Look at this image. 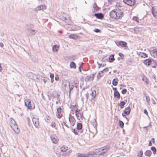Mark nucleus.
Returning a JSON list of instances; mask_svg holds the SVG:
<instances>
[{
	"label": "nucleus",
	"instance_id": "nucleus-18",
	"mask_svg": "<svg viewBox=\"0 0 157 157\" xmlns=\"http://www.w3.org/2000/svg\"><path fill=\"white\" fill-rule=\"evenodd\" d=\"M80 29L81 28L80 26L76 25H73L71 27V30H77Z\"/></svg>",
	"mask_w": 157,
	"mask_h": 157
},
{
	"label": "nucleus",
	"instance_id": "nucleus-50",
	"mask_svg": "<svg viewBox=\"0 0 157 157\" xmlns=\"http://www.w3.org/2000/svg\"><path fill=\"white\" fill-rule=\"evenodd\" d=\"M80 112H78V113H77V115H76V116L77 119H79V114H80Z\"/></svg>",
	"mask_w": 157,
	"mask_h": 157
},
{
	"label": "nucleus",
	"instance_id": "nucleus-21",
	"mask_svg": "<svg viewBox=\"0 0 157 157\" xmlns=\"http://www.w3.org/2000/svg\"><path fill=\"white\" fill-rule=\"evenodd\" d=\"M125 104L126 103L124 101H121L120 103L118 104L117 105L120 106L121 109H122L124 108Z\"/></svg>",
	"mask_w": 157,
	"mask_h": 157
},
{
	"label": "nucleus",
	"instance_id": "nucleus-26",
	"mask_svg": "<svg viewBox=\"0 0 157 157\" xmlns=\"http://www.w3.org/2000/svg\"><path fill=\"white\" fill-rule=\"evenodd\" d=\"M59 48V47L57 45H55L52 47V50L54 52H57Z\"/></svg>",
	"mask_w": 157,
	"mask_h": 157
},
{
	"label": "nucleus",
	"instance_id": "nucleus-35",
	"mask_svg": "<svg viewBox=\"0 0 157 157\" xmlns=\"http://www.w3.org/2000/svg\"><path fill=\"white\" fill-rule=\"evenodd\" d=\"M151 150L153 151V154L155 155L156 153V149L154 147H151Z\"/></svg>",
	"mask_w": 157,
	"mask_h": 157
},
{
	"label": "nucleus",
	"instance_id": "nucleus-48",
	"mask_svg": "<svg viewBox=\"0 0 157 157\" xmlns=\"http://www.w3.org/2000/svg\"><path fill=\"white\" fill-rule=\"evenodd\" d=\"M94 92H93V91H92L91 93L90 94V95H91L92 96V99H93V98H95V96H96V94L94 96Z\"/></svg>",
	"mask_w": 157,
	"mask_h": 157
},
{
	"label": "nucleus",
	"instance_id": "nucleus-55",
	"mask_svg": "<svg viewBox=\"0 0 157 157\" xmlns=\"http://www.w3.org/2000/svg\"><path fill=\"white\" fill-rule=\"evenodd\" d=\"M80 111V110H78V109L77 108V109H76L75 110V115H77V113H78V112H79Z\"/></svg>",
	"mask_w": 157,
	"mask_h": 157
},
{
	"label": "nucleus",
	"instance_id": "nucleus-29",
	"mask_svg": "<svg viewBox=\"0 0 157 157\" xmlns=\"http://www.w3.org/2000/svg\"><path fill=\"white\" fill-rule=\"evenodd\" d=\"M77 36L75 34H71L68 36V37L69 38L76 39Z\"/></svg>",
	"mask_w": 157,
	"mask_h": 157
},
{
	"label": "nucleus",
	"instance_id": "nucleus-39",
	"mask_svg": "<svg viewBox=\"0 0 157 157\" xmlns=\"http://www.w3.org/2000/svg\"><path fill=\"white\" fill-rule=\"evenodd\" d=\"M85 157H93V153H88L87 154L85 155Z\"/></svg>",
	"mask_w": 157,
	"mask_h": 157
},
{
	"label": "nucleus",
	"instance_id": "nucleus-43",
	"mask_svg": "<svg viewBox=\"0 0 157 157\" xmlns=\"http://www.w3.org/2000/svg\"><path fill=\"white\" fill-rule=\"evenodd\" d=\"M51 126L53 128H56V125H55V123L53 122H52L51 123Z\"/></svg>",
	"mask_w": 157,
	"mask_h": 157
},
{
	"label": "nucleus",
	"instance_id": "nucleus-52",
	"mask_svg": "<svg viewBox=\"0 0 157 157\" xmlns=\"http://www.w3.org/2000/svg\"><path fill=\"white\" fill-rule=\"evenodd\" d=\"M29 27H28V28H30L32 29V28H33L34 26L32 24H29Z\"/></svg>",
	"mask_w": 157,
	"mask_h": 157
},
{
	"label": "nucleus",
	"instance_id": "nucleus-24",
	"mask_svg": "<svg viewBox=\"0 0 157 157\" xmlns=\"http://www.w3.org/2000/svg\"><path fill=\"white\" fill-rule=\"evenodd\" d=\"M107 151H105V150H103L100 153L98 154V157H105V153Z\"/></svg>",
	"mask_w": 157,
	"mask_h": 157
},
{
	"label": "nucleus",
	"instance_id": "nucleus-13",
	"mask_svg": "<svg viewBox=\"0 0 157 157\" xmlns=\"http://www.w3.org/2000/svg\"><path fill=\"white\" fill-rule=\"evenodd\" d=\"M116 44L117 46H119L120 45L122 47H125L127 44L126 42L122 41H119L118 44Z\"/></svg>",
	"mask_w": 157,
	"mask_h": 157
},
{
	"label": "nucleus",
	"instance_id": "nucleus-9",
	"mask_svg": "<svg viewBox=\"0 0 157 157\" xmlns=\"http://www.w3.org/2000/svg\"><path fill=\"white\" fill-rule=\"evenodd\" d=\"M94 16L97 18L102 19L104 17V14L101 13H97L94 14Z\"/></svg>",
	"mask_w": 157,
	"mask_h": 157
},
{
	"label": "nucleus",
	"instance_id": "nucleus-11",
	"mask_svg": "<svg viewBox=\"0 0 157 157\" xmlns=\"http://www.w3.org/2000/svg\"><path fill=\"white\" fill-rule=\"evenodd\" d=\"M46 9V6L44 5H41L40 6H38L36 8L34 9L35 11H37L42 10L45 9Z\"/></svg>",
	"mask_w": 157,
	"mask_h": 157
},
{
	"label": "nucleus",
	"instance_id": "nucleus-7",
	"mask_svg": "<svg viewBox=\"0 0 157 157\" xmlns=\"http://www.w3.org/2000/svg\"><path fill=\"white\" fill-rule=\"evenodd\" d=\"M25 104L26 106L28 109H30L32 108L31 102L29 99H27L25 101Z\"/></svg>",
	"mask_w": 157,
	"mask_h": 157
},
{
	"label": "nucleus",
	"instance_id": "nucleus-32",
	"mask_svg": "<svg viewBox=\"0 0 157 157\" xmlns=\"http://www.w3.org/2000/svg\"><path fill=\"white\" fill-rule=\"evenodd\" d=\"M142 80L146 82L147 84H148L149 83L148 80L146 76H143L142 78Z\"/></svg>",
	"mask_w": 157,
	"mask_h": 157
},
{
	"label": "nucleus",
	"instance_id": "nucleus-61",
	"mask_svg": "<svg viewBox=\"0 0 157 157\" xmlns=\"http://www.w3.org/2000/svg\"><path fill=\"white\" fill-rule=\"evenodd\" d=\"M122 115L123 117H125V116L127 115L124 113V112L122 113Z\"/></svg>",
	"mask_w": 157,
	"mask_h": 157
},
{
	"label": "nucleus",
	"instance_id": "nucleus-28",
	"mask_svg": "<svg viewBox=\"0 0 157 157\" xmlns=\"http://www.w3.org/2000/svg\"><path fill=\"white\" fill-rule=\"evenodd\" d=\"M145 155L148 156L150 157L152 154V152L151 150H147L145 152Z\"/></svg>",
	"mask_w": 157,
	"mask_h": 157
},
{
	"label": "nucleus",
	"instance_id": "nucleus-10",
	"mask_svg": "<svg viewBox=\"0 0 157 157\" xmlns=\"http://www.w3.org/2000/svg\"><path fill=\"white\" fill-rule=\"evenodd\" d=\"M57 117L59 118H61L62 117V114L61 113L62 109L60 107H59L57 110Z\"/></svg>",
	"mask_w": 157,
	"mask_h": 157
},
{
	"label": "nucleus",
	"instance_id": "nucleus-40",
	"mask_svg": "<svg viewBox=\"0 0 157 157\" xmlns=\"http://www.w3.org/2000/svg\"><path fill=\"white\" fill-rule=\"evenodd\" d=\"M85 155L82 154L80 153H78L77 154V157H85Z\"/></svg>",
	"mask_w": 157,
	"mask_h": 157
},
{
	"label": "nucleus",
	"instance_id": "nucleus-6",
	"mask_svg": "<svg viewBox=\"0 0 157 157\" xmlns=\"http://www.w3.org/2000/svg\"><path fill=\"white\" fill-rule=\"evenodd\" d=\"M32 121L35 127L36 128H38L39 126V119L33 117Z\"/></svg>",
	"mask_w": 157,
	"mask_h": 157
},
{
	"label": "nucleus",
	"instance_id": "nucleus-41",
	"mask_svg": "<svg viewBox=\"0 0 157 157\" xmlns=\"http://www.w3.org/2000/svg\"><path fill=\"white\" fill-rule=\"evenodd\" d=\"M97 63L99 65L98 67V68H100L101 66L104 67L106 65L105 64H100L98 62H97Z\"/></svg>",
	"mask_w": 157,
	"mask_h": 157
},
{
	"label": "nucleus",
	"instance_id": "nucleus-5",
	"mask_svg": "<svg viewBox=\"0 0 157 157\" xmlns=\"http://www.w3.org/2000/svg\"><path fill=\"white\" fill-rule=\"evenodd\" d=\"M123 2L124 3L131 6L134 5L136 3L135 0H123Z\"/></svg>",
	"mask_w": 157,
	"mask_h": 157
},
{
	"label": "nucleus",
	"instance_id": "nucleus-14",
	"mask_svg": "<svg viewBox=\"0 0 157 157\" xmlns=\"http://www.w3.org/2000/svg\"><path fill=\"white\" fill-rule=\"evenodd\" d=\"M93 8L94 9V12L98 11L100 9V8L98 6L96 3H94L93 4Z\"/></svg>",
	"mask_w": 157,
	"mask_h": 157
},
{
	"label": "nucleus",
	"instance_id": "nucleus-63",
	"mask_svg": "<svg viewBox=\"0 0 157 157\" xmlns=\"http://www.w3.org/2000/svg\"><path fill=\"white\" fill-rule=\"evenodd\" d=\"M148 145H149V146H152V144L151 142V141H150V142H149V143Z\"/></svg>",
	"mask_w": 157,
	"mask_h": 157
},
{
	"label": "nucleus",
	"instance_id": "nucleus-3",
	"mask_svg": "<svg viewBox=\"0 0 157 157\" xmlns=\"http://www.w3.org/2000/svg\"><path fill=\"white\" fill-rule=\"evenodd\" d=\"M110 146L109 145H107L100 148L97 149L95 150L93 152V154L95 155H98L99 153H101L103 150H105V151H107L108 149L109 148Z\"/></svg>",
	"mask_w": 157,
	"mask_h": 157
},
{
	"label": "nucleus",
	"instance_id": "nucleus-53",
	"mask_svg": "<svg viewBox=\"0 0 157 157\" xmlns=\"http://www.w3.org/2000/svg\"><path fill=\"white\" fill-rule=\"evenodd\" d=\"M50 77L51 78L54 79V75L53 74H50Z\"/></svg>",
	"mask_w": 157,
	"mask_h": 157
},
{
	"label": "nucleus",
	"instance_id": "nucleus-12",
	"mask_svg": "<svg viewBox=\"0 0 157 157\" xmlns=\"http://www.w3.org/2000/svg\"><path fill=\"white\" fill-rule=\"evenodd\" d=\"M51 138L52 142L54 144H57L58 142V140L57 137L55 136H51Z\"/></svg>",
	"mask_w": 157,
	"mask_h": 157
},
{
	"label": "nucleus",
	"instance_id": "nucleus-27",
	"mask_svg": "<svg viewBox=\"0 0 157 157\" xmlns=\"http://www.w3.org/2000/svg\"><path fill=\"white\" fill-rule=\"evenodd\" d=\"M82 125L81 123H78L77 124V129L78 130H80L82 129Z\"/></svg>",
	"mask_w": 157,
	"mask_h": 157
},
{
	"label": "nucleus",
	"instance_id": "nucleus-45",
	"mask_svg": "<svg viewBox=\"0 0 157 157\" xmlns=\"http://www.w3.org/2000/svg\"><path fill=\"white\" fill-rule=\"evenodd\" d=\"M118 55L122 59H123L124 58V55L123 54L121 53H119Z\"/></svg>",
	"mask_w": 157,
	"mask_h": 157
},
{
	"label": "nucleus",
	"instance_id": "nucleus-2",
	"mask_svg": "<svg viewBox=\"0 0 157 157\" xmlns=\"http://www.w3.org/2000/svg\"><path fill=\"white\" fill-rule=\"evenodd\" d=\"M10 124L12 128L15 133H18L19 132L20 130L16 124V122L13 119L11 118L10 119Z\"/></svg>",
	"mask_w": 157,
	"mask_h": 157
},
{
	"label": "nucleus",
	"instance_id": "nucleus-56",
	"mask_svg": "<svg viewBox=\"0 0 157 157\" xmlns=\"http://www.w3.org/2000/svg\"><path fill=\"white\" fill-rule=\"evenodd\" d=\"M108 70H109L107 68H105L104 69H103V71H104V72H108Z\"/></svg>",
	"mask_w": 157,
	"mask_h": 157
},
{
	"label": "nucleus",
	"instance_id": "nucleus-57",
	"mask_svg": "<svg viewBox=\"0 0 157 157\" xmlns=\"http://www.w3.org/2000/svg\"><path fill=\"white\" fill-rule=\"evenodd\" d=\"M76 106V105H72L70 106V108L73 109Z\"/></svg>",
	"mask_w": 157,
	"mask_h": 157
},
{
	"label": "nucleus",
	"instance_id": "nucleus-62",
	"mask_svg": "<svg viewBox=\"0 0 157 157\" xmlns=\"http://www.w3.org/2000/svg\"><path fill=\"white\" fill-rule=\"evenodd\" d=\"M105 60H106V59H105V58H103L102 59L101 61L102 62H104Z\"/></svg>",
	"mask_w": 157,
	"mask_h": 157
},
{
	"label": "nucleus",
	"instance_id": "nucleus-34",
	"mask_svg": "<svg viewBox=\"0 0 157 157\" xmlns=\"http://www.w3.org/2000/svg\"><path fill=\"white\" fill-rule=\"evenodd\" d=\"M70 17L68 16L67 17H64L65 21L66 23H69L71 21L70 19Z\"/></svg>",
	"mask_w": 157,
	"mask_h": 157
},
{
	"label": "nucleus",
	"instance_id": "nucleus-23",
	"mask_svg": "<svg viewBox=\"0 0 157 157\" xmlns=\"http://www.w3.org/2000/svg\"><path fill=\"white\" fill-rule=\"evenodd\" d=\"M152 13L154 16L156 17L157 16V12L156 11L154 7H152L151 9Z\"/></svg>",
	"mask_w": 157,
	"mask_h": 157
},
{
	"label": "nucleus",
	"instance_id": "nucleus-33",
	"mask_svg": "<svg viewBox=\"0 0 157 157\" xmlns=\"http://www.w3.org/2000/svg\"><path fill=\"white\" fill-rule=\"evenodd\" d=\"M67 147L63 146L60 148V149L61 151L64 152L67 150Z\"/></svg>",
	"mask_w": 157,
	"mask_h": 157
},
{
	"label": "nucleus",
	"instance_id": "nucleus-17",
	"mask_svg": "<svg viewBox=\"0 0 157 157\" xmlns=\"http://www.w3.org/2000/svg\"><path fill=\"white\" fill-rule=\"evenodd\" d=\"M144 63L146 65H150L151 63V60L149 59H147L144 60Z\"/></svg>",
	"mask_w": 157,
	"mask_h": 157
},
{
	"label": "nucleus",
	"instance_id": "nucleus-22",
	"mask_svg": "<svg viewBox=\"0 0 157 157\" xmlns=\"http://www.w3.org/2000/svg\"><path fill=\"white\" fill-rule=\"evenodd\" d=\"M114 98L119 99L120 97V94L118 91L114 92Z\"/></svg>",
	"mask_w": 157,
	"mask_h": 157
},
{
	"label": "nucleus",
	"instance_id": "nucleus-44",
	"mask_svg": "<svg viewBox=\"0 0 157 157\" xmlns=\"http://www.w3.org/2000/svg\"><path fill=\"white\" fill-rule=\"evenodd\" d=\"M73 132L75 134V135H78V131L77 130H76L75 129H73Z\"/></svg>",
	"mask_w": 157,
	"mask_h": 157
},
{
	"label": "nucleus",
	"instance_id": "nucleus-36",
	"mask_svg": "<svg viewBox=\"0 0 157 157\" xmlns=\"http://www.w3.org/2000/svg\"><path fill=\"white\" fill-rule=\"evenodd\" d=\"M74 84L75 86L77 88L78 86V80H74Z\"/></svg>",
	"mask_w": 157,
	"mask_h": 157
},
{
	"label": "nucleus",
	"instance_id": "nucleus-58",
	"mask_svg": "<svg viewBox=\"0 0 157 157\" xmlns=\"http://www.w3.org/2000/svg\"><path fill=\"white\" fill-rule=\"evenodd\" d=\"M0 46L2 48H3L4 47V44L2 43L1 42L0 43Z\"/></svg>",
	"mask_w": 157,
	"mask_h": 157
},
{
	"label": "nucleus",
	"instance_id": "nucleus-1",
	"mask_svg": "<svg viewBox=\"0 0 157 157\" xmlns=\"http://www.w3.org/2000/svg\"><path fill=\"white\" fill-rule=\"evenodd\" d=\"M109 15L112 18L116 19H121L123 16V12L121 10L116 9H114L110 12Z\"/></svg>",
	"mask_w": 157,
	"mask_h": 157
},
{
	"label": "nucleus",
	"instance_id": "nucleus-31",
	"mask_svg": "<svg viewBox=\"0 0 157 157\" xmlns=\"http://www.w3.org/2000/svg\"><path fill=\"white\" fill-rule=\"evenodd\" d=\"M139 56L141 57L144 58H145L147 57V55L144 52H140Z\"/></svg>",
	"mask_w": 157,
	"mask_h": 157
},
{
	"label": "nucleus",
	"instance_id": "nucleus-19",
	"mask_svg": "<svg viewBox=\"0 0 157 157\" xmlns=\"http://www.w3.org/2000/svg\"><path fill=\"white\" fill-rule=\"evenodd\" d=\"M114 54H112L109 56V62L110 63H112L113 62V61L115 60V59L114 58Z\"/></svg>",
	"mask_w": 157,
	"mask_h": 157
},
{
	"label": "nucleus",
	"instance_id": "nucleus-60",
	"mask_svg": "<svg viewBox=\"0 0 157 157\" xmlns=\"http://www.w3.org/2000/svg\"><path fill=\"white\" fill-rule=\"evenodd\" d=\"M80 116L81 117V118H82V117H83L82 113H80V114H79V116Z\"/></svg>",
	"mask_w": 157,
	"mask_h": 157
},
{
	"label": "nucleus",
	"instance_id": "nucleus-49",
	"mask_svg": "<svg viewBox=\"0 0 157 157\" xmlns=\"http://www.w3.org/2000/svg\"><path fill=\"white\" fill-rule=\"evenodd\" d=\"M146 99L147 102L148 103H149V102L150 101V98H149V96H146Z\"/></svg>",
	"mask_w": 157,
	"mask_h": 157
},
{
	"label": "nucleus",
	"instance_id": "nucleus-20",
	"mask_svg": "<svg viewBox=\"0 0 157 157\" xmlns=\"http://www.w3.org/2000/svg\"><path fill=\"white\" fill-rule=\"evenodd\" d=\"M118 79L117 78H114L112 81V84L114 86L117 85L118 83Z\"/></svg>",
	"mask_w": 157,
	"mask_h": 157
},
{
	"label": "nucleus",
	"instance_id": "nucleus-30",
	"mask_svg": "<svg viewBox=\"0 0 157 157\" xmlns=\"http://www.w3.org/2000/svg\"><path fill=\"white\" fill-rule=\"evenodd\" d=\"M69 121L70 122V123L73 122H75V120L74 117V116H72L71 117H69Z\"/></svg>",
	"mask_w": 157,
	"mask_h": 157
},
{
	"label": "nucleus",
	"instance_id": "nucleus-16",
	"mask_svg": "<svg viewBox=\"0 0 157 157\" xmlns=\"http://www.w3.org/2000/svg\"><path fill=\"white\" fill-rule=\"evenodd\" d=\"M151 56L154 57L157 56V50L156 49H153L150 52Z\"/></svg>",
	"mask_w": 157,
	"mask_h": 157
},
{
	"label": "nucleus",
	"instance_id": "nucleus-64",
	"mask_svg": "<svg viewBox=\"0 0 157 157\" xmlns=\"http://www.w3.org/2000/svg\"><path fill=\"white\" fill-rule=\"evenodd\" d=\"M65 18H64V17H62V20H63V21H65Z\"/></svg>",
	"mask_w": 157,
	"mask_h": 157
},
{
	"label": "nucleus",
	"instance_id": "nucleus-54",
	"mask_svg": "<svg viewBox=\"0 0 157 157\" xmlns=\"http://www.w3.org/2000/svg\"><path fill=\"white\" fill-rule=\"evenodd\" d=\"M144 113L145 114H146V115H148V112H147L146 109H144Z\"/></svg>",
	"mask_w": 157,
	"mask_h": 157
},
{
	"label": "nucleus",
	"instance_id": "nucleus-46",
	"mask_svg": "<svg viewBox=\"0 0 157 157\" xmlns=\"http://www.w3.org/2000/svg\"><path fill=\"white\" fill-rule=\"evenodd\" d=\"M133 20L136 21L137 22H139V21L138 20V17H133Z\"/></svg>",
	"mask_w": 157,
	"mask_h": 157
},
{
	"label": "nucleus",
	"instance_id": "nucleus-59",
	"mask_svg": "<svg viewBox=\"0 0 157 157\" xmlns=\"http://www.w3.org/2000/svg\"><path fill=\"white\" fill-rule=\"evenodd\" d=\"M113 89L114 91V92L118 91H117V88L113 87Z\"/></svg>",
	"mask_w": 157,
	"mask_h": 157
},
{
	"label": "nucleus",
	"instance_id": "nucleus-8",
	"mask_svg": "<svg viewBox=\"0 0 157 157\" xmlns=\"http://www.w3.org/2000/svg\"><path fill=\"white\" fill-rule=\"evenodd\" d=\"M95 73L92 74V75H90L87 76L85 78V80L86 81H92L94 78V75H95Z\"/></svg>",
	"mask_w": 157,
	"mask_h": 157
},
{
	"label": "nucleus",
	"instance_id": "nucleus-15",
	"mask_svg": "<svg viewBox=\"0 0 157 157\" xmlns=\"http://www.w3.org/2000/svg\"><path fill=\"white\" fill-rule=\"evenodd\" d=\"M131 111V109L130 107L128 106L126 108L124 111V112L126 115H128L129 114Z\"/></svg>",
	"mask_w": 157,
	"mask_h": 157
},
{
	"label": "nucleus",
	"instance_id": "nucleus-42",
	"mask_svg": "<svg viewBox=\"0 0 157 157\" xmlns=\"http://www.w3.org/2000/svg\"><path fill=\"white\" fill-rule=\"evenodd\" d=\"M127 90L126 89H123L121 91V93L123 94H124L126 93Z\"/></svg>",
	"mask_w": 157,
	"mask_h": 157
},
{
	"label": "nucleus",
	"instance_id": "nucleus-25",
	"mask_svg": "<svg viewBox=\"0 0 157 157\" xmlns=\"http://www.w3.org/2000/svg\"><path fill=\"white\" fill-rule=\"evenodd\" d=\"M70 67L71 68L75 69L76 68V64L74 62L72 61L70 63Z\"/></svg>",
	"mask_w": 157,
	"mask_h": 157
},
{
	"label": "nucleus",
	"instance_id": "nucleus-37",
	"mask_svg": "<svg viewBox=\"0 0 157 157\" xmlns=\"http://www.w3.org/2000/svg\"><path fill=\"white\" fill-rule=\"evenodd\" d=\"M119 126H120L121 128H123L124 126V123L122 121L120 120L119 121Z\"/></svg>",
	"mask_w": 157,
	"mask_h": 157
},
{
	"label": "nucleus",
	"instance_id": "nucleus-47",
	"mask_svg": "<svg viewBox=\"0 0 157 157\" xmlns=\"http://www.w3.org/2000/svg\"><path fill=\"white\" fill-rule=\"evenodd\" d=\"M94 31L96 32V33H99V32H100V30H99V29H95L94 30Z\"/></svg>",
	"mask_w": 157,
	"mask_h": 157
},
{
	"label": "nucleus",
	"instance_id": "nucleus-51",
	"mask_svg": "<svg viewBox=\"0 0 157 157\" xmlns=\"http://www.w3.org/2000/svg\"><path fill=\"white\" fill-rule=\"evenodd\" d=\"M42 80L44 82V83H46V82L47 81L48 79L47 78H46L44 77H43V78L42 79Z\"/></svg>",
	"mask_w": 157,
	"mask_h": 157
},
{
	"label": "nucleus",
	"instance_id": "nucleus-38",
	"mask_svg": "<svg viewBox=\"0 0 157 157\" xmlns=\"http://www.w3.org/2000/svg\"><path fill=\"white\" fill-rule=\"evenodd\" d=\"M69 89H70V90H72L74 88V87L75 86L73 85L72 83H71V84H70V83H69Z\"/></svg>",
	"mask_w": 157,
	"mask_h": 157
},
{
	"label": "nucleus",
	"instance_id": "nucleus-4",
	"mask_svg": "<svg viewBox=\"0 0 157 157\" xmlns=\"http://www.w3.org/2000/svg\"><path fill=\"white\" fill-rule=\"evenodd\" d=\"M27 31L28 36H32L34 35L37 32L36 30L29 28H27Z\"/></svg>",
	"mask_w": 157,
	"mask_h": 157
}]
</instances>
